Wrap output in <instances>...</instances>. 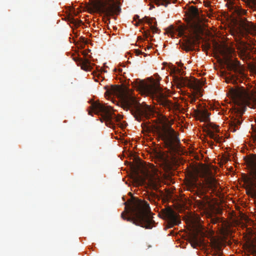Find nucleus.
<instances>
[{
	"label": "nucleus",
	"mask_w": 256,
	"mask_h": 256,
	"mask_svg": "<svg viewBox=\"0 0 256 256\" xmlns=\"http://www.w3.org/2000/svg\"><path fill=\"white\" fill-rule=\"evenodd\" d=\"M164 218L168 221L170 228L178 225L180 222L179 215L170 208L162 210Z\"/></svg>",
	"instance_id": "obj_13"
},
{
	"label": "nucleus",
	"mask_w": 256,
	"mask_h": 256,
	"mask_svg": "<svg viewBox=\"0 0 256 256\" xmlns=\"http://www.w3.org/2000/svg\"><path fill=\"white\" fill-rule=\"evenodd\" d=\"M238 114L236 116V118H234L233 121L232 122V126H234V128L238 127L242 124V120H240V118L242 116L243 114L244 110V108H242L241 110H238Z\"/></svg>",
	"instance_id": "obj_20"
},
{
	"label": "nucleus",
	"mask_w": 256,
	"mask_h": 256,
	"mask_svg": "<svg viewBox=\"0 0 256 256\" xmlns=\"http://www.w3.org/2000/svg\"><path fill=\"white\" fill-rule=\"evenodd\" d=\"M74 59L76 62L78 66H80L82 70L86 71L90 70V63L88 60H84L80 58L76 57L74 58Z\"/></svg>",
	"instance_id": "obj_19"
},
{
	"label": "nucleus",
	"mask_w": 256,
	"mask_h": 256,
	"mask_svg": "<svg viewBox=\"0 0 256 256\" xmlns=\"http://www.w3.org/2000/svg\"><path fill=\"white\" fill-rule=\"evenodd\" d=\"M219 52L230 70H233L236 72H240L242 70V66L240 62L238 60H232L231 59L233 52L232 49L228 47H224L219 50Z\"/></svg>",
	"instance_id": "obj_9"
},
{
	"label": "nucleus",
	"mask_w": 256,
	"mask_h": 256,
	"mask_svg": "<svg viewBox=\"0 0 256 256\" xmlns=\"http://www.w3.org/2000/svg\"><path fill=\"white\" fill-rule=\"evenodd\" d=\"M230 93L234 103L238 106L244 105L247 101L248 96L244 90L232 88Z\"/></svg>",
	"instance_id": "obj_12"
},
{
	"label": "nucleus",
	"mask_w": 256,
	"mask_h": 256,
	"mask_svg": "<svg viewBox=\"0 0 256 256\" xmlns=\"http://www.w3.org/2000/svg\"><path fill=\"white\" fill-rule=\"evenodd\" d=\"M134 18H139V16H138V15H136V16H135Z\"/></svg>",
	"instance_id": "obj_36"
},
{
	"label": "nucleus",
	"mask_w": 256,
	"mask_h": 256,
	"mask_svg": "<svg viewBox=\"0 0 256 256\" xmlns=\"http://www.w3.org/2000/svg\"><path fill=\"white\" fill-rule=\"evenodd\" d=\"M254 122L256 124L254 125L252 124V128L254 132V134H252V138L254 140L256 141V118L254 120Z\"/></svg>",
	"instance_id": "obj_25"
},
{
	"label": "nucleus",
	"mask_w": 256,
	"mask_h": 256,
	"mask_svg": "<svg viewBox=\"0 0 256 256\" xmlns=\"http://www.w3.org/2000/svg\"><path fill=\"white\" fill-rule=\"evenodd\" d=\"M250 169L248 175L244 174L242 178L246 194L256 199V154L250 156L245 160Z\"/></svg>",
	"instance_id": "obj_6"
},
{
	"label": "nucleus",
	"mask_w": 256,
	"mask_h": 256,
	"mask_svg": "<svg viewBox=\"0 0 256 256\" xmlns=\"http://www.w3.org/2000/svg\"><path fill=\"white\" fill-rule=\"evenodd\" d=\"M218 185L216 179L210 176L205 178L204 184L198 182L196 178L189 180L186 184V188L187 190L196 194L200 198L194 200L195 205L200 210L206 211L210 206V202L209 197L205 195L206 189L214 192L216 190Z\"/></svg>",
	"instance_id": "obj_3"
},
{
	"label": "nucleus",
	"mask_w": 256,
	"mask_h": 256,
	"mask_svg": "<svg viewBox=\"0 0 256 256\" xmlns=\"http://www.w3.org/2000/svg\"><path fill=\"white\" fill-rule=\"evenodd\" d=\"M103 72H106V71L104 70H103Z\"/></svg>",
	"instance_id": "obj_39"
},
{
	"label": "nucleus",
	"mask_w": 256,
	"mask_h": 256,
	"mask_svg": "<svg viewBox=\"0 0 256 256\" xmlns=\"http://www.w3.org/2000/svg\"><path fill=\"white\" fill-rule=\"evenodd\" d=\"M72 23H74L76 26L79 24V22H76L75 20H72Z\"/></svg>",
	"instance_id": "obj_33"
},
{
	"label": "nucleus",
	"mask_w": 256,
	"mask_h": 256,
	"mask_svg": "<svg viewBox=\"0 0 256 256\" xmlns=\"http://www.w3.org/2000/svg\"><path fill=\"white\" fill-rule=\"evenodd\" d=\"M226 82L227 83H230V82H232L233 84L236 83V80L234 79V78L233 76L230 77V78L226 77Z\"/></svg>",
	"instance_id": "obj_26"
},
{
	"label": "nucleus",
	"mask_w": 256,
	"mask_h": 256,
	"mask_svg": "<svg viewBox=\"0 0 256 256\" xmlns=\"http://www.w3.org/2000/svg\"><path fill=\"white\" fill-rule=\"evenodd\" d=\"M142 128L146 131H152L159 138L164 142L166 148L170 150H175L180 143L177 133L167 122L160 120L154 125L143 122L142 124Z\"/></svg>",
	"instance_id": "obj_4"
},
{
	"label": "nucleus",
	"mask_w": 256,
	"mask_h": 256,
	"mask_svg": "<svg viewBox=\"0 0 256 256\" xmlns=\"http://www.w3.org/2000/svg\"><path fill=\"white\" fill-rule=\"evenodd\" d=\"M248 252L252 256H256V236L250 234L246 242Z\"/></svg>",
	"instance_id": "obj_16"
},
{
	"label": "nucleus",
	"mask_w": 256,
	"mask_h": 256,
	"mask_svg": "<svg viewBox=\"0 0 256 256\" xmlns=\"http://www.w3.org/2000/svg\"><path fill=\"white\" fill-rule=\"evenodd\" d=\"M159 81L152 80L148 82L136 80L134 82V87L142 95H145L155 99L160 104L170 108L171 102L167 99L160 86Z\"/></svg>",
	"instance_id": "obj_5"
},
{
	"label": "nucleus",
	"mask_w": 256,
	"mask_h": 256,
	"mask_svg": "<svg viewBox=\"0 0 256 256\" xmlns=\"http://www.w3.org/2000/svg\"><path fill=\"white\" fill-rule=\"evenodd\" d=\"M190 102L192 104L196 100V98L194 96H190Z\"/></svg>",
	"instance_id": "obj_31"
},
{
	"label": "nucleus",
	"mask_w": 256,
	"mask_h": 256,
	"mask_svg": "<svg viewBox=\"0 0 256 256\" xmlns=\"http://www.w3.org/2000/svg\"><path fill=\"white\" fill-rule=\"evenodd\" d=\"M222 137H220L219 136L216 134V136L214 138V140L216 142L220 143L222 142Z\"/></svg>",
	"instance_id": "obj_30"
},
{
	"label": "nucleus",
	"mask_w": 256,
	"mask_h": 256,
	"mask_svg": "<svg viewBox=\"0 0 256 256\" xmlns=\"http://www.w3.org/2000/svg\"><path fill=\"white\" fill-rule=\"evenodd\" d=\"M94 7L96 12L103 13L108 16H113L114 14L118 15L121 11L120 6L115 4L106 6L104 4L98 3L94 4Z\"/></svg>",
	"instance_id": "obj_11"
},
{
	"label": "nucleus",
	"mask_w": 256,
	"mask_h": 256,
	"mask_svg": "<svg viewBox=\"0 0 256 256\" xmlns=\"http://www.w3.org/2000/svg\"><path fill=\"white\" fill-rule=\"evenodd\" d=\"M159 192H160V194H163V192H162V191L160 190Z\"/></svg>",
	"instance_id": "obj_37"
},
{
	"label": "nucleus",
	"mask_w": 256,
	"mask_h": 256,
	"mask_svg": "<svg viewBox=\"0 0 256 256\" xmlns=\"http://www.w3.org/2000/svg\"><path fill=\"white\" fill-rule=\"evenodd\" d=\"M208 136L214 140L215 137L216 136V134H214V132L211 130H209L208 133Z\"/></svg>",
	"instance_id": "obj_29"
},
{
	"label": "nucleus",
	"mask_w": 256,
	"mask_h": 256,
	"mask_svg": "<svg viewBox=\"0 0 256 256\" xmlns=\"http://www.w3.org/2000/svg\"><path fill=\"white\" fill-rule=\"evenodd\" d=\"M154 8V6H150V10H151V9H152V8Z\"/></svg>",
	"instance_id": "obj_35"
},
{
	"label": "nucleus",
	"mask_w": 256,
	"mask_h": 256,
	"mask_svg": "<svg viewBox=\"0 0 256 256\" xmlns=\"http://www.w3.org/2000/svg\"><path fill=\"white\" fill-rule=\"evenodd\" d=\"M187 14L191 20L196 22L200 20L198 10L194 6H192L189 7Z\"/></svg>",
	"instance_id": "obj_17"
},
{
	"label": "nucleus",
	"mask_w": 256,
	"mask_h": 256,
	"mask_svg": "<svg viewBox=\"0 0 256 256\" xmlns=\"http://www.w3.org/2000/svg\"><path fill=\"white\" fill-rule=\"evenodd\" d=\"M210 222L214 224H219L220 222L222 223L220 218L218 217H213L210 218Z\"/></svg>",
	"instance_id": "obj_24"
},
{
	"label": "nucleus",
	"mask_w": 256,
	"mask_h": 256,
	"mask_svg": "<svg viewBox=\"0 0 256 256\" xmlns=\"http://www.w3.org/2000/svg\"><path fill=\"white\" fill-rule=\"evenodd\" d=\"M110 94L118 96L122 94V107L126 110H130L136 120L138 122L144 118H148L154 113V110L146 104L138 103L136 98L128 94H122V90L118 86H112L108 90Z\"/></svg>",
	"instance_id": "obj_2"
},
{
	"label": "nucleus",
	"mask_w": 256,
	"mask_h": 256,
	"mask_svg": "<svg viewBox=\"0 0 256 256\" xmlns=\"http://www.w3.org/2000/svg\"><path fill=\"white\" fill-rule=\"evenodd\" d=\"M201 241L198 240L196 236H194L192 238V244L194 247L200 245Z\"/></svg>",
	"instance_id": "obj_23"
},
{
	"label": "nucleus",
	"mask_w": 256,
	"mask_h": 256,
	"mask_svg": "<svg viewBox=\"0 0 256 256\" xmlns=\"http://www.w3.org/2000/svg\"><path fill=\"white\" fill-rule=\"evenodd\" d=\"M148 199L151 202H154L156 203V200L160 199V196L156 194V193L154 192H150V194L148 196Z\"/></svg>",
	"instance_id": "obj_21"
},
{
	"label": "nucleus",
	"mask_w": 256,
	"mask_h": 256,
	"mask_svg": "<svg viewBox=\"0 0 256 256\" xmlns=\"http://www.w3.org/2000/svg\"><path fill=\"white\" fill-rule=\"evenodd\" d=\"M200 40V35L196 32L192 35L191 34L186 38L182 44V48L188 52L194 50V46Z\"/></svg>",
	"instance_id": "obj_14"
},
{
	"label": "nucleus",
	"mask_w": 256,
	"mask_h": 256,
	"mask_svg": "<svg viewBox=\"0 0 256 256\" xmlns=\"http://www.w3.org/2000/svg\"><path fill=\"white\" fill-rule=\"evenodd\" d=\"M150 186L152 190H154L156 191L158 190V186L156 183L152 182L150 184Z\"/></svg>",
	"instance_id": "obj_28"
},
{
	"label": "nucleus",
	"mask_w": 256,
	"mask_h": 256,
	"mask_svg": "<svg viewBox=\"0 0 256 256\" xmlns=\"http://www.w3.org/2000/svg\"><path fill=\"white\" fill-rule=\"evenodd\" d=\"M90 110L88 111L90 115L92 116V112L97 114L100 113L102 119L104 120L106 124L110 128L114 126L113 120L119 122L123 118L122 115L116 116L110 106H105L99 102H94L90 106Z\"/></svg>",
	"instance_id": "obj_7"
},
{
	"label": "nucleus",
	"mask_w": 256,
	"mask_h": 256,
	"mask_svg": "<svg viewBox=\"0 0 256 256\" xmlns=\"http://www.w3.org/2000/svg\"><path fill=\"white\" fill-rule=\"evenodd\" d=\"M155 20L156 19L154 18H150L148 16H145L143 19L140 20V22H142L143 20H144L150 26V28L153 32L158 33L160 30L156 27L157 23Z\"/></svg>",
	"instance_id": "obj_18"
},
{
	"label": "nucleus",
	"mask_w": 256,
	"mask_h": 256,
	"mask_svg": "<svg viewBox=\"0 0 256 256\" xmlns=\"http://www.w3.org/2000/svg\"><path fill=\"white\" fill-rule=\"evenodd\" d=\"M240 58L242 60L246 59L248 58V54H246V51H243L240 54Z\"/></svg>",
	"instance_id": "obj_27"
},
{
	"label": "nucleus",
	"mask_w": 256,
	"mask_h": 256,
	"mask_svg": "<svg viewBox=\"0 0 256 256\" xmlns=\"http://www.w3.org/2000/svg\"><path fill=\"white\" fill-rule=\"evenodd\" d=\"M200 104L198 106V108L194 110L196 118L202 122H208L210 120V114L205 108H198Z\"/></svg>",
	"instance_id": "obj_15"
},
{
	"label": "nucleus",
	"mask_w": 256,
	"mask_h": 256,
	"mask_svg": "<svg viewBox=\"0 0 256 256\" xmlns=\"http://www.w3.org/2000/svg\"><path fill=\"white\" fill-rule=\"evenodd\" d=\"M176 0H174V1L172 2L173 3H175Z\"/></svg>",
	"instance_id": "obj_38"
},
{
	"label": "nucleus",
	"mask_w": 256,
	"mask_h": 256,
	"mask_svg": "<svg viewBox=\"0 0 256 256\" xmlns=\"http://www.w3.org/2000/svg\"><path fill=\"white\" fill-rule=\"evenodd\" d=\"M214 128L216 129V132H218V130H216V128H217V126H215V127Z\"/></svg>",
	"instance_id": "obj_34"
},
{
	"label": "nucleus",
	"mask_w": 256,
	"mask_h": 256,
	"mask_svg": "<svg viewBox=\"0 0 256 256\" xmlns=\"http://www.w3.org/2000/svg\"><path fill=\"white\" fill-rule=\"evenodd\" d=\"M173 78L174 84L178 88L187 86L198 91L202 85L199 80L194 78L189 80L188 78L174 76Z\"/></svg>",
	"instance_id": "obj_10"
},
{
	"label": "nucleus",
	"mask_w": 256,
	"mask_h": 256,
	"mask_svg": "<svg viewBox=\"0 0 256 256\" xmlns=\"http://www.w3.org/2000/svg\"><path fill=\"white\" fill-rule=\"evenodd\" d=\"M124 204L125 210L121 214L123 220L147 229L152 228L154 222L146 202L132 197Z\"/></svg>",
	"instance_id": "obj_1"
},
{
	"label": "nucleus",
	"mask_w": 256,
	"mask_h": 256,
	"mask_svg": "<svg viewBox=\"0 0 256 256\" xmlns=\"http://www.w3.org/2000/svg\"><path fill=\"white\" fill-rule=\"evenodd\" d=\"M232 14L236 15L235 19L241 30L243 32L250 34H256V26L251 22L246 20V18H242V15L246 14V11L239 8H234Z\"/></svg>",
	"instance_id": "obj_8"
},
{
	"label": "nucleus",
	"mask_w": 256,
	"mask_h": 256,
	"mask_svg": "<svg viewBox=\"0 0 256 256\" xmlns=\"http://www.w3.org/2000/svg\"><path fill=\"white\" fill-rule=\"evenodd\" d=\"M135 52L136 55H140L143 54V52L139 50H135Z\"/></svg>",
	"instance_id": "obj_32"
},
{
	"label": "nucleus",
	"mask_w": 256,
	"mask_h": 256,
	"mask_svg": "<svg viewBox=\"0 0 256 256\" xmlns=\"http://www.w3.org/2000/svg\"><path fill=\"white\" fill-rule=\"evenodd\" d=\"M155 1V4L159 6L160 5L164 6L166 7L168 6V5L170 4V0H154Z\"/></svg>",
	"instance_id": "obj_22"
}]
</instances>
